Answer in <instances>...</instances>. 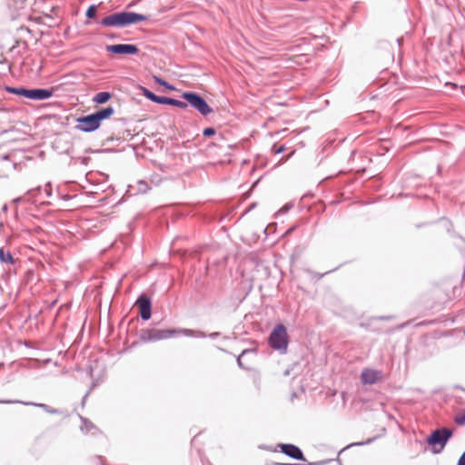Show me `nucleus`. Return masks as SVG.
Wrapping results in <instances>:
<instances>
[{"mask_svg":"<svg viewBox=\"0 0 465 465\" xmlns=\"http://www.w3.org/2000/svg\"><path fill=\"white\" fill-rule=\"evenodd\" d=\"M147 16L133 12H121L112 14L100 22L103 26H125L132 24L146 21Z\"/></svg>","mask_w":465,"mask_h":465,"instance_id":"f257e3e1","label":"nucleus"},{"mask_svg":"<svg viewBox=\"0 0 465 465\" xmlns=\"http://www.w3.org/2000/svg\"><path fill=\"white\" fill-rule=\"evenodd\" d=\"M452 436V430L447 428H441L439 430H435L430 435L427 440V442L432 448L433 453H440L450 438Z\"/></svg>","mask_w":465,"mask_h":465,"instance_id":"f03ea898","label":"nucleus"},{"mask_svg":"<svg viewBox=\"0 0 465 465\" xmlns=\"http://www.w3.org/2000/svg\"><path fill=\"white\" fill-rule=\"evenodd\" d=\"M5 91L10 94L25 96L32 100H45L53 95V89H25L5 86Z\"/></svg>","mask_w":465,"mask_h":465,"instance_id":"7ed1b4c3","label":"nucleus"},{"mask_svg":"<svg viewBox=\"0 0 465 465\" xmlns=\"http://www.w3.org/2000/svg\"><path fill=\"white\" fill-rule=\"evenodd\" d=\"M270 345L282 353H284L288 346L286 328L282 324L277 325L269 337Z\"/></svg>","mask_w":465,"mask_h":465,"instance_id":"20e7f679","label":"nucleus"},{"mask_svg":"<svg viewBox=\"0 0 465 465\" xmlns=\"http://www.w3.org/2000/svg\"><path fill=\"white\" fill-rule=\"evenodd\" d=\"M77 124L76 128L85 133L95 131L100 127L94 114L78 118Z\"/></svg>","mask_w":465,"mask_h":465,"instance_id":"39448f33","label":"nucleus"},{"mask_svg":"<svg viewBox=\"0 0 465 465\" xmlns=\"http://www.w3.org/2000/svg\"><path fill=\"white\" fill-rule=\"evenodd\" d=\"M106 51L117 54H135L138 53V48L134 45L118 44L107 45Z\"/></svg>","mask_w":465,"mask_h":465,"instance_id":"423d86ee","label":"nucleus"},{"mask_svg":"<svg viewBox=\"0 0 465 465\" xmlns=\"http://www.w3.org/2000/svg\"><path fill=\"white\" fill-rule=\"evenodd\" d=\"M382 373L374 369H364L361 375V380L363 384H374L381 381Z\"/></svg>","mask_w":465,"mask_h":465,"instance_id":"0eeeda50","label":"nucleus"},{"mask_svg":"<svg viewBox=\"0 0 465 465\" xmlns=\"http://www.w3.org/2000/svg\"><path fill=\"white\" fill-rule=\"evenodd\" d=\"M139 308V312L143 320H149L151 318V302L150 300L142 295L136 302Z\"/></svg>","mask_w":465,"mask_h":465,"instance_id":"6e6552de","label":"nucleus"},{"mask_svg":"<svg viewBox=\"0 0 465 465\" xmlns=\"http://www.w3.org/2000/svg\"><path fill=\"white\" fill-rule=\"evenodd\" d=\"M176 332H177L176 331H172V330H154L152 331L151 338L154 339V340L166 339V338L173 336ZM178 332H183L186 335H189V334L193 333V331L191 330H182V331H179Z\"/></svg>","mask_w":465,"mask_h":465,"instance_id":"1a4fd4ad","label":"nucleus"},{"mask_svg":"<svg viewBox=\"0 0 465 465\" xmlns=\"http://www.w3.org/2000/svg\"><path fill=\"white\" fill-rule=\"evenodd\" d=\"M282 451L285 453L286 455L299 460H303V455L301 450L292 444H282L281 446Z\"/></svg>","mask_w":465,"mask_h":465,"instance_id":"9d476101","label":"nucleus"},{"mask_svg":"<svg viewBox=\"0 0 465 465\" xmlns=\"http://www.w3.org/2000/svg\"><path fill=\"white\" fill-rule=\"evenodd\" d=\"M183 96L194 108L203 114V99L196 94L190 93H185Z\"/></svg>","mask_w":465,"mask_h":465,"instance_id":"9b49d317","label":"nucleus"},{"mask_svg":"<svg viewBox=\"0 0 465 465\" xmlns=\"http://www.w3.org/2000/svg\"><path fill=\"white\" fill-rule=\"evenodd\" d=\"M114 114V109L112 106H108L100 111H97L94 114L97 122L101 125L102 121L109 119Z\"/></svg>","mask_w":465,"mask_h":465,"instance_id":"f8f14e48","label":"nucleus"},{"mask_svg":"<svg viewBox=\"0 0 465 465\" xmlns=\"http://www.w3.org/2000/svg\"><path fill=\"white\" fill-rule=\"evenodd\" d=\"M111 94L108 92H100L94 96L93 102L99 104H104L111 98Z\"/></svg>","mask_w":465,"mask_h":465,"instance_id":"ddd939ff","label":"nucleus"},{"mask_svg":"<svg viewBox=\"0 0 465 465\" xmlns=\"http://www.w3.org/2000/svg\"><path fill=\"white\" fill-rule=\"evenodd\" d=\"M0 261L10 264L14 262L12 254L9 252H5L3 248H0Z\"/></svg>","mask_w":465,"mask_h":465,"instance_id":"4468645a","label":"nucleus"},{"mask_svg":"<svg viewBox=\"0 0 465 465\" xmlns=\"http://www.w3.org/2000/svg\"><path fill=\"white\" fill-rule=\"evenodd\" d=\"M143 94L149 98L150 100L159 103V104H164L165 97H160L150 92L149 90L143 88Z\"/></svg>","mask_w":465,"mask_h":465,"instance_id":"2eb2a0df","label":"nucleus"},{"mask_svg":"<svg viewBox=\"0 0 465 465\" xmlns=\"http://www.w3.org/2000/svg\"><path fill=\"white\" fill-rule=\"evenodd\" d=\"M220 140L223 142V144H219L218 147L216 148V146L214 144L210 143L207 145V148L205 149V151H208L210 154L213 153V154L217 155L218 154L217 150H222L225 145L223 139L221 138Z\"/></svg>","mask_w":465,"mask_h":465,"instance_id":"dca6fc26","label":"nucleus"},{"mask_svg":"<svg viewBox=\"0 0 465 465\" xmlns=\"http://www.w3.org/2000/svg\"><path fill=\"white\" fill-rule=\"evenodd\" d=\"M164 104H172V105H174V106H177V107H186V104L183 101H179V100H175V99H173V98H168V97H165L164 99Z\"/></svg>","mask_w":465,"mask_h":465,"instance_id":"f3484780","label":"nucleus"},{"mask_svg":"<svg viewBox=\"0 0 465 465\" xmlns=\"http://www.w3.org/2000/svg\"><path fill=\"white\" fill-rule=\"evenodd\" d=\"M96 13H97L96 5H90L86 11V16L88 18H94V17H95Z\"/></svg>","mask_w":465,"mask_h":465,"instance_id":"a211bd4d","label":"nucleus"},{"mask_svg":"<svg viewBox=\"0 0 465 465\" xmlns=\"http://www.w3.org/2000/svg\"><path fill=\"white\" fill-rule=\"evenodd\" d=\"M215 133H216V130L213 127L205 128V138L214 135Z\"/></svg>","mask_w":465,"mask_h":465,"instance_id":"6ab92c4d","label":"nucleus"},{"mask_svg":"<svg viewBox=\"0 0 465 465\" xmlns=\"http://www.w3.org/2000/svg\"><path fill=\"white\" fill-rule=\"evenodd\" d=\"M455 421H456L458 424H460V425L464 424V423H465V415H464V416H462V417H457V418L455 419Z\"/></svg>","mask_w":465,"mask_h":465,"instance_id":"aec40b11","label":"nucleus"},{"mask_svg":"<svg viewBox=\"0 0 465 465\" xmlns=\"http://www.w3.org/2000/svg\"><path fill=\"white\" fill-rule=\"evenodd\" d=\"M458 465H465V452L459 459Z\"/></svg>","mask_w":465,"mask_h":465,"instance_id":"412c9836","label":"nucleus"},{"mask_svg":"<svg viewBox=\"0 0 465 465\" xmlns=\"http://www.w3.org/2000/svg\"><path fill=\"white\" fill-rule=\"evenodd\" d=\"M154 78H155V80H156V82H157V83H159V84H163V85H167V83H166V82H164V81L161 80V79H160V78H158V77H154Z\"/></svg>","mask_w":465,"mask_h":465,"instance_id":"4be33fe9","label":"nucleus"},{"mask_svg":"<svg viewBox=\"0 0 465 465\" xmlns=\"http://www.w3.org/2000/svg\"><path fill=\"white\" fill-rule=\"evenodd\" d=\"M204 108H205V115L212 111V109L208 106V104L206 103H205Z\"/></svg>","mask_w":465,"mask_h":465,"instance_id":"5701e85b","label":"nucleus"},{"mask_svg":"<svg viewBox=\"0 0 465 465\" xmlns=\"http://www.w3.org/2000/svg\"><path fill=\"white\" fill-rule=\"evenodd\" d=\"M218 334H219V333H217V332H214V333H211V334H210L209 336L213 338V337H215V336H217Z\"/></svg>","mask_w":465,"mask_h":465,"instance_id":"b1692460","label":"nucleus"},{"mask_svg":"<svg viewBox=\"0 0 465 465\" xmlns=\"http://www.w3.org/2000/svg\"><path fill=\"white\" fill-rule=\"evenodd\" d=\"M237 361H238V364H239V365H242V360H241V357H239V358L237 359Z\"/></svg>","mask_w":465,"mask_h":465,"instance_id":"393cba45","label":"nucleus"},{"mask_svg":"<svg viewBox=\"0 0 465 465\" xmlns=\"http://www.w3.org/2000/svg\"><path fill=\"white\" fill-rule=\"evenodd\" d=\"M283 152V148L282 147H280L278 150H277V153H282Z\"/></svg>","mask_w":465,"mask_h":465,"instance_id":"a878e982","label":"nucleus"}]
</instances>
